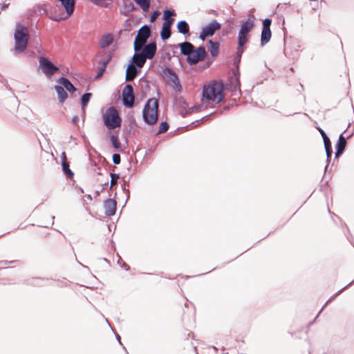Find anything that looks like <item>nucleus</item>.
Returning <instances> with one entry per match:
<instances>
[{"label": "nucleus", "instance_id": "nucleus-35", "mask_svg": "<svg viewBox=\"0 0 354 354\" xmlns=\"http://www.w3.org/2000/svg\"><path fill=\"white\" fill-rule=\"evenodd\" d=\"M112 160L114 164L119 165L121 162V157L119 153H114L112 156Z\"/></svg>", "mask_w": 354, "mask_h": 354}, {"label": "nucleus", "instance_id": "nucleus-1", "mask_svg": "<svg viewBox=\"0 0 354 354\" xmlns=\"http://www.w3.org/2000/svg\"><path fill=\"white\" fill-rule=\"evenodd\" d=\"M158 102L153 97L147 100L142 110V118L145 123L153 125L158 121Z\"/></svg>", "mask_w": 354, "mask_h": 354}, {"label": "nucleus", "instance_id": "nucleus-8", "mask_svg": "<svg viewBox=\"0 0 354 354\" xmlns=\"http://www.w3.org/2000/svg\"><path fill=\"white\" fill-rule=\"evenodd\" d=\"M135 101L134 91L132 85L127 84L122 91V102L124 106L131 108Z\"/></svg>", "mask_w": 354, "mask_h": 354}, {"label": "nucleus", "instance_id": "nucleus-46", "mask_svg": "<svg viewBox=\"0 0 354 354\" xmlns=\"http://www.w3.org/2000/svg\"><path fill=\"white\" fill-rule=\"evenodd\" d=\"M235 89L239 90V86H235Z\"/></svg>", "mask_w": 354, "mask_h": 354}, {"label": "nucleus", "instance_id": "nucleus-21", "mask_svg": "<svg viewBox=\"0 0 354 354\" xmlns=\"http://www.w3.org/2000/svg\"><path fill=\"white\" fill-rule=\"evenodd\" d=\"M55 90L56 91L59 102H64L68 97V94L62 86H55Z\"/></svg>", "mask_w": 354, "mask_h": 354}, {"label": "nucleus", "instance_id": "nucleus-37", "mask_svg": "<svg viewBox=\"0 0 354 354\" xmlns=\"http://www.w3.org/2000/svg\"><path fill=\"white\" fill-rule=\"evenodd\" d=\"M174 15H175V12L172 10H165L163 12V18H166V17H171Z\"/></svg>", "mask_w": 354, "mask_h": 354}, {"label": "nucleus", "instance_id": "nucleus-22", "mask_svg": "<svg viewBox=\"0 0 354 354\" xmlns=\"http://www.w3.org/2000/svg\"><path fill=\"white\" fill-rule=\"evenodd\" d=\"M113 39L111 34H107L102 37L100 40V46L102 48H106L113 43Z\"/></svg>", "mask_w": 354, "mask_h": 354}, {"label": "nucleus", "instance_id": "nucleus-43", "mask_svg": "<svg viewBox=\"0 0 354 354\" xmlns=\"http://www.w3.org/2000/svg\"><path fill=\"white\" fill-rule=\"evenodd\" d=\"M344 151V150L339 149H336L335 158H337V157H338L339 155H341Z\"/></svg>", "mask_w": 354, "mask_h": 354}, {"label": "nucleus", "instance_id": "nucleus-2", "mask_svg": "<svg viewBox=\"0 0 354 354\" xmlns=\"http://www.w3.org/2000/svg\"><path fill=\"white\" fill-rule=\"evenodd\" d=\"M14 39L15 52L17 53L24 52L26 49L29 39L28 28L18 24L14 33Z\"/></svg>", "mask_w": 354, "mask_h": 354}, {"label": "nucleus", "instance_id": "nucleus-3", "mask_svg": "<svg viewBox=\"0 0 354 354\" xmlns=\"http://www.w3.org/2000/svg\"><path fill=\"white\" fill-rule=\"evenodd\" d=\"M222 85L214 83L205 86L203 90V97L209 102L219 103L224 97Z\"/></svg>", "mask_w": 354, "mask_h": 354}, {"label": "nucleus", "instance_id": "nucleus-9", "mask_svg": "<svg viewBox=\"0 0 354 354\" xmlns=\"http://www.w3.org/2000/svg\"><path fill=\"white\" fill-rule=\"evenodd\" d=\"M272 20L269 18H266L263 21V28L261 34V45L263 46L268 44L272 36V32L270 30V26Z\"/></svg>", "mask_w": 354, "mask_h": 354}, {"label": "nucleus", "instance_id": "nucleus-6", "mask_svg": "<svg viewBox=\"0 0 354 354\" xmlns=\"http://www.w3.org/2000/svg\"><path fill=\"white\" fill-rule=\"evenodd\" d=\"M39 68L48 78L51 77L59 68L45 57L41 56L39 58Z\"/></svg>", "mask_w": 354, "mask_h": 354}, {"label": "nucleus", "instance_id": "nucleus-40", "mask_svg": "<svg viewBox=\"0 0 354 354\" xmlns=\"http://www.w3.org/2000/svg\"><path fill=\"white\" fill-rule=\"evenodd\" d=\"M243 53V47H240V46L238 45L237 50H236V56L238 57H241L242 54Z\"/></svg>", "mask_w": 354, "mask_h": 354}, {"label": "nucleus", "instance_id": "nucleus-14", "mask_svg": "<svg viewBox=\"0 0 354 354\" xmlns=\"http://www.w3.org/2000/svg\"><path fill=\"white\" fill-rule=\"evenodd\" d=\"M147 59L140 52H135L131 63L136 67L142 68Z\"/></svg>", "mask_w": 354, "mask_h": 354}, {"label": "nucleus", "instance_id": "nucleus-36", "mask_svg": "<svg viewBox=\"0 0 354 354\" xmlns=\"http://www.w3.org/2000/svg\"><path fill=\"white\" fill-rule=\"evenodd\" d=\"M128 187H129L128 182L126 180H124V183L122 185V188L123 191L127 194V197L129 198V190L128 189Z\"/></svg>", "mask_w": 354, "mask_h": 354}, {"label": "nucleus", "instance_id": "nucleus-25", "mask_svg": "<svg viewBox=\"0 0 354 354\" xmlns=\"http://www.w3.org/2000/svg\"><path fill=\"white\" fill-rule=\"evenodd\" d=\"M248 33L244 32L243 31L239 30L238 33V45L240 47H243V46L247 43Z\"/></svg>", "mask_w": 354, "mask_h": 354}, {"label": "nucleus", "instance_id": "nucleus-23", "mask_svg": "<svg viewBox=\"0 0 354 354\" xmlns=\"http://www.w3.org/2000/svg\"><path fill=\"white\" fill-rule=\"evenodd\" d=\"M177 30L178 32L183 35L188 34L189 31V24L185 20L180 21L177 24Z\"/></svg>", "mask_w": 354, "mask_h": 354}, {"label": "nucleus", "instance_id": "nucleus-33", "mask_svg": "<svg viewBox=\"0 0 354 354\" xmlns=\"http://www.w3.org/2000/svg\"><path fill=\"white\" fill-rule=\"evenodd\" d=\"M111 176V186L110 188L111 189L114 185H115L118 183V180L120 178V175L118 174H113L111 173L110 174Z\"/></svg>", "mask_w": 354, "mask_h": 354}, {"label": "nucleus", "instance_id": "nucleus-32", "mask_svg": "<svg viewBox=\"0 0 354 354\" xmlns=\"http://www.w3.org/2000/svg\"><path fill=\"white\" fill-rule=\"evenodd\" d=\"M169 129V124L166 121L162 122L160 124L159 130L157 134H160L166 132Z\"/></svg>", "mask_w": 354, "mask_h": 354}, {"label": "nucleus", "instance_id": "nucleus-12", "mask_svg": "<svg viewBox=\"0 0 354 354\" xmlns=\"http://www.w3.org/2000/svg\"><path fill=\"white\" fill-rule=\"evenodd\" d=\"M104 214L106 216H113L116 210V201L109 198L104 202Z\"/></svg>", "mask_w": 354, "mask_h": 354}, {"label": "nucleus", "instance_id": "nucleus-28", "mask_svg": "<svg viewBox=\"0 0 354 354\" xmlns=\"http://www.w3.org/2000/svg\"><path fill=\"white\" fill-rule=\"evenodd\" d=\"M144 12H147L150 7V0H134Z\"/></svg>", "mask_w": 354, "mask_h": 354}, {"label": "nucleus", "instance_id": "nucleus-15", "mask_svg": "<svg viewBox=\"0 0 354 354\" xmlns=\"http://www.w3.org/2000/svg\"><path fill=\"white\" fill-rule=\"evenodd\" d=\"M221 24L216 20H212L203 29L207 33L209 36H212L215 32L221 28Z\"/></svg>", "mask_w": 354, "mask_h": 354}, {"label": "nucleus", "instance_id": "nucleus-24", "mask_svg": "<svg viewBox=\"0 0 354 354\" xmlns=\"http://www.w3.org/2000/svg\"><path fill=\"white\" fill-rule=\"evenodd\" d=\"M254 26V23L253 19L248 18L246 21H245L241 24V28L239 30L243 31L244 32L249 33Z\"/></svg>", "mask_w": 354, "mask_h": 354}, {"label": "nucleus", "instance_id": "nucleus-34", "mask_svg": "<svg viewBox=\"0 0 354 354\" xmlns=\"http://www.w3.org/2000/svg\"><path fill=\"white\" fill-rule=\"evenodd\" d=\"M318 130L322 136L324 144H326V145H327V143L328 144V142L330 141L329 138L327 136V135L324 132V131L321 128H319Z\"/></svg>", "mask_w": 354, "mask_h": 354}, {"label": "nucleus", "instance_id": "nucleus-5", "mask_svg": "<svg viewBox=\"0 0 354 354\" xmlns=\"http://www.w3.org/2000/svg\"><path fill=\"white\" fill-rule=\"evenodd\" d=\"M151 29L148 25H143L138 31L133 43V49L135 52L140 51L147 44L148 39L151 36Z\"/></svg>", "mask_w": 354, "mask_h": 354}, {"label": "nucleus", "instance_id": "nucleus-19", "mask_svg": "<svg viewBox=\"0 0 354 354\" xmlns=\"http://www.w3.org/2000/svg\"><path fill=\"white\" fill-rule=\"evenodd\" d=\"M58 82L61 84L63 86V87L65 88L70 93H74L76 91V88L70 82V80L66 77H60L58 80Z\"/></svg>", "mask_w": 354, "mask_h": 354}, {"label": "nucleus", "instance_id": "nucleus-39", "mask_svg": "<svg viewBox=\"0 0 354 354\" xmlns=\"http://www.w3.org/2000/svg\"><path fill=\"white\" fill-rule=\"evenodd\" d=\"M208 36L209 35H207V33L202 28V30H201V32L200 33V35H199V38L201 40L204 41L205 37H208Z\"/></svg>", "mask_w": 354, "mask_h": 354}, {"label": "nucleus", "instance_id": "nucleus-26", "mask_svg": "<svg viewBox=\"0 0 354 354\" xmlns=\"http://www.w3.org/2000/svg\"><path fill=\"white\" fill-rule=\"evenodd\" d=\"M208 43L210 46L209 51L212 56H216L218 53L219 44L218 42H214L212 40H209Z\"/></svg>", "mask_w": 354, "mask_h": 354}, {"label": "nucleus", "instance_id": "nucleus-18", "mask_svg": "<svg viewBox=\"0 0 354 354\" xmlns=\"http://www.w3.org/2000/svg\"><path fill=\"white\" fill-rule=\"evenodd\" d=\"M138 71L136 67L134 65H132V63H130L126 70V81L130 82L133 80Z\"/></svg>", "mask_w": 354, "mask_h": 354}, {"label": "nucleus", "instance_id": "nucleus-31", "mask_svg": "<svg viewBox=\"0 0 354 354\" xmlns=\"http://www.w3.org/2000/svg\"><path fill=\"white\" fill-rule=\"evenodd\" d=\"M324 147H325L326 153V156H327V162H328L329 159L330 158L332 153H333L330 142H329L328 144L327 143V145L324 144Z\"/></svg>", "mask_w": 354, "mask_h": 354}, {"label": "nucleus", "instance_id": "nucleus-30", "mask_svg": "<svg viewBox=\"0 0 354 354\" xmlns=\"http://www.w3.org/2000/svg\"><path fill=\"white\" fill-rule=\"evenodd\" d=\"M346 146V140L342 133L338 139V141L335 145L336 149L344 150Z\"/></svg>", "mask_w": 354, "mask_h": 354}, {"label": "nucleus", "instance_id": "nucleus-7", "mask_svg": "<svg viewBox=\"0 0 354 354\" xmlns=\"http://www.w3.org/2000/svg\"><path fill=\"white\" fill-rule=\"evenodd\" d=\"M207 55L205 48L203 46L198 47L196 50L194 48L189 57H187V62L190 64H196L198 62L203 61Z\"/></svg>", "mask_w": 354, "mask_h": 354}, {"label": "nucleus", "instance_id": "nucleus-17", "mask_svg": "<svg viewBox=\"0 0 354 354\" xmlns=\"http://www.w3.org/2000/svg\"><path fill=\"white\" fill-rule=\"evenodd\" d=\"M62 170L66 176L68 178H72L74 175L73 172L69 168V163L67 161L66 156L64 152L62 154Z\"/></svg>", "mask_w": 354, "mask_h": 354}, {"label": "nucleus", "instance_id": "nucleus-44", "mask_svg": "<svg viewBox=\"0 0 354 354\" xmlns=\"http://www.w3.org/2000/svg\"><path fill=\"white\" fill-rule=\"evenodd\" d=\"M78 120H79L78 116H77V115H74V116L73 117V118H72V122H73V124H76V123L77 122Z\"/></svg>", "mask_w": 354, "mask_h": 354}, {"label": "nucleus", "instance_id": "nucleus-41", "mask_svg": "<svg viewBox=\"0 0 354 354\" xmlns=\"http://www.w3.org/2000/svg\"><path fill=\"white\" fill-rule=\"evenodd\" d=\"M105 70H106V69H105V66H102V67L100 68V71L98 72V73H97V75L95 76V78H99V77H100L103 75V73H104V72L105 71Z\"/></svg>", "mask_w": 354, "mask_h": 354}, {"label": "nucleus", "instance_id": "nucleus-10", "mask_svg": "<svg viewBox=\"0 0 354 354\" xmlns=\"http://www.w3.org/2000/svg\"><path fill=\"white\" fill-rule=\"evenodd\" d=\"M157 50L156 44L155 42H150L145 44L140 52L147 59H151L156 55Z\"/></svg>", "mask_w": 354, "mask_h": 354}, {"label": "nucleus", "instance_id": "nucleus-29", "mask_svg": "<svg viewBox=\"0 0 354 354\" xmlns=\"http://www.w3.org/2000/svg\"><path fill=\"white\" fill-rule=\"evenodd\" d=\"M91 96L92 94L91 93H86L81 97V106L84 112V109L88 103Z\"/></svg>", "mask_w": 354, "mask_h": 354}, {"label": "nucleus", "instance_id": "nucleus-45", "mask_svg": "<svg viewBox=\"0 0 354 354\" xmlns=\"http://www.w3.org/2000/svg\"><path fill=\"white\" fill-rule=\"evenodd\" d=\"M165 21H167V20H170L171 21V24L174 23V19L171 18V17H166V18H164Z\"/></svg>", "mask_w": 354, "mask_h": 354}, {"label": "nucleus", "instance_id": "nucleus-16", "mask_svg": "<svg viewBox=\"0 0 354 354\" xmlns=\"http://www.w3.org/2000/svg\"><path fill=\"white\" fill-rule=\"evenodd\" d=\"M178 46L180 48V53L187 56V57L190 56V54L192 53V50L194 48V45L188 41L180 43L178 44Z\"/></svg>", "mask_w": 354, "mask_h": 354}, {"label": "nucleus", "instance_id": "nucleus-4", "mask_svg": "<svg viewBox=\"0 0 354 354\" xmlns=\"http://www.w3.org/2000/svg\"><path fill=\"white\" fill-rule=\"evenodd\" d=\"M103 120L104 125L110 129L120 127L122 122L118 110L113 106L106 111L103 115Z\"/></svg>", "mask_w": 354, "mask_h": 354}, {"label": "nucleus", "instance_id": "nucleus-11", "mask_svg": "<svg viewBox=\"0 0 354 354\" xmlns=\"http://www.w3.org/2000/svg\"><path fill=\"white\" fill-rule=\"evenodd\" d=\"M162 75L168 77L169 80L171 81L178 88H181V85L178 79V76L176 73L171 68L166 67L162 70Z\"/></svg>", "mask_w": 354, "mask_h": 354}, {"label": "nucleus", "instance_id": "nucleus-13", "mask_svg": "<svg viewBox=\"0 0 354 354\" xmlns=\"http://www.w3.org/2000/svg\"><path fill=\"white\" fill-rule=\"evenodd\" d=\"M173 24L170 20H167V21H164L162 25V30L160 32V37L162 40L168 39L171 35V26Z\"/></svg>", "mask_w": 354, "mask_h": 354}, {"label": "nucleus", "instance_id": "nucleus-38", "mask_svg": "<svg viewBox=\"0 0 354 354\" xmlns=\"http://www.w3.org/2000/svg\"><path fill=\"white\" fill-rule=\"evenodd\" d=\"M159 15L160 12L158 10H155L154 12H153L150 16V21H154L156 19V18L159 16Z\"/></svg>", "mask_w": 354, "mask_h": 354}, {"label": "nucleus", "instance_id": "nucleus-27", "mask_svg": "<svg viewBox=\"0 0 354 354\" xmlns=\"http://www.w3.org/2000/svg\"><path fill=\"white\" fill-rule=\"evenodd\" d=\"M110 140L111 142L113 147L115 148V149H116L119 151H122V149L121 147V144H120L118 137L117 136L111 135L110 136Z\"/></svg>", "mask_w": 354, "mask_h": 354}, {"label": "nucleus", "instance_id": "nucleus-20", "mask_svg": "<svg viewBox=\"0 0 354 354\" xmlns=\"http://www.w3.org/2000/svg\"><path fill=\"white\" fill-rule=\"evenodd\" d=\"M64 7L68 15H71L74 12L75 0H59Z\"/></svg>", "mask_w": 354, "mask_h": 354}, {"label": "nucleus", "instance_id": "nucleus-42", "mask_svg": "<svg viewBox=\"0 0 354 354\" xmlns=\"http://www.w3.org/2000/svg\"><path fill=\"white\" fill-rule=\"evenodd\" d=\"M111 59V56L109 55V57L103 62L102 66H105V68H106L107 64H109V62H110Z\"/></svg>", "mask_w": 354, "mask_h": 354}]
</instances>
